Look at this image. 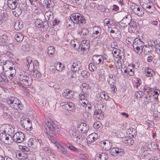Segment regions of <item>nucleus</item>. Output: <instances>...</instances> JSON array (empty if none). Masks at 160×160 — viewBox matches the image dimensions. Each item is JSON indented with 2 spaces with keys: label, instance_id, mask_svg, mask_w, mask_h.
Wrapping results in <instances>:
<instances>
[{
  "label": "nucleus",
  "instance_id": "nucleus-36",
  "mask_svg": "<svg viewBox=\"0 0 160 160\" xmlns=\"http://www.w3.org/2000/svg\"><path fill=\"white\" fill-rule=\"evenodd\" d=\"M73 19L72 16L70 18H68L65 22L66 25L67 27H71L74 26V23H75L72 21Z\"/></svg>",
  "mask_w": 160,
  "mask_h": 160
},
{
  "label": "nucleus",
  "instance_id": "nucleus-6",
  "mask_svg": "<svg viewBox=\"0 0 160 160\" xmlns=\"http://www.w3.org/2000/svg\"><path fill=\"white\" fill-rule=\"evenodd\" d=\"M144 43L139 38H136L133 42V48L134 51L139 55L142 53V49L144 46Z\"/></svg>",
  "mask_w": 160,
  "mask_h": 160
},
{
  "label": "nucleus",
  "instance_id": "nucleus-12",
  "mask_svg": "<svg viewBox=\"0 0 160 160\" xmlns=\"http://www.w3.org/2000/svg\"><path fill=\"white\" fill-rule=\"evenodd\" d=\"M12 141L18 143L24 141L25 136L23 133L21 132H17L13 135Z\"/></svg>",
  "mask_w": 160,
  "mask_h": 160
},
{
  "label": "nucleus",
  "instance_id": "nucleus-21",
  "mask_svg": "<svg viewBox=\"0 0 160 160\" xmlns=\"http://www.w3.org/2000/svg\"><path fill=\"white\" fill-rule=\"evenodd\" d=\"M81 66V63L80 61L75 60L72 64L71 70L73 72L78 71Z\"/></svg>",
  "mask_w": 160,
  "mask_h": 160
},
{
  "label": "nucleus",
  "instance_id": "nucleus-46",
  "mask_svg": "<svg viewBox=\"0 0 160 160\" xmlns=\"http://www.w3.org/2000/svg\"><path fill=\"white\" fill-rule=\"evenodd\" d=\"M36 26L38 28H41L43 25L42 21L40 19H37L35 22Z\"/></svg>",
  "mask_w": 160,
  "mask_h": 160
},
{
  "label": "nucleus",
  "instance_id": "nucleus-3",
  "mask_svg": "<svg viewBox=\"0 0 160 160\" xmlns=\"http://www.w3.org/2000/svg\"><path fill=\"white\" fill-rule=\"evenodd\" d=\"M6 101L10 107L13 110L19 111L23 108V105L21 101L17 98L11 96L8 98Z\"/></svg>",
  "mask_w": 160,
  "mask_h": 160
},
{
  "label": "nucleus",
  "instance_id": "nucleus-34",
  "mask_svg": "<svg viewBox=\"0 0 160 160\" xmlns=\"http://www.w3.org/2000/svg\"><path fill=\"white\" fill-rule=\"evenodd\" d=\"M145 72L146 76L149 77H152L155 74L154 72L149 67L145 68Z\"/></svg>",
  "mask_w": 160,
  "mask_h": 160
},
{
  "label": "nucleus",
  "instance_id": "nucleus-64",
  "mask_svg": "<svg viewBox=\"0 0 160 160\" xmlns=\"http://www.w3.org/2000/svg\"><path fill=\"white\" fill-rule=\"evenodd\" d=\"M134 39L132 37H129L127 38L126 40V42L127 44H129L130 43H131L132 42H133Z\"/></svg>",
  "mask_w": 160,
  "mask_h": 160
},
{
  "label": "nucleus",
  "instance_id": "nucleus-9",
  "mask_svg": "<svg viewBox=\"0 0 160 160\" xmlns=\"http://www.w3.org/2000/svg\"><path fill=\"white\" fill-rule=\"evenodd\" d=\"M107 32L108 33H111V36L113 38H118L120 36V31L113 24L108 26Z\"/></svg>",
  "mask_w": 160,
  "mask_h": 160
},
{
  "label": "nucleus",
  "instance_id": "nucleus-61",
  "mask_svg": "<svg viewBox=\"0 0 160 160\" xmlns=\"http://www.w3.org/2000/svg\"><path fill=\"white\" fill-rule=\"evenodd\" d=\"M81 74L84 78H87L90 75L89 73L86 71H83L82 72Z\"/></svg>",
  "mask_w": 160,
  "mask_h": 160
},
{
  "label": "nucleus",
  "instance_id": "nucleus-31",
  "mask_svg": "<svg viewBox=\"0 0 160 160\" xmlns=\"http://www.w3.org/2000/svg\"><path fill=\"white\" fill-rule=\"evenodd\" d=\"M7 36L5 34H1L0 35V43L3 46L7 45L6 42L7 41Z\"/></svg>",
  "mask_w": 160,
  "mask_h": 160
},
{
  "label": "nucleus",
  "instance_id": "nucleus-45",
  "mask_svg": "<svg viewBox=\"0 0 160 160\" xmlns=\"http://www.w3.org/2000/svg\"><path fill=\"white\" fill-rule=\"evenodd\" d=\"M154 88H151L148 85H145L143 87V91L144 92L149 93L152 92V90H153Z\"/></svg>",
  "mask_w": 160,
  "mask_h": 160
},
{
  "label": "nucleus",
  "instance_id": "nucleus-14",
  "mask_svg": "<svg viewBox=\"0 0 160 160\" xmlns=\"http://www.w3.org/2000/svg\"><path fill=\"white\" fill-rule=\"evenodd\" d=\"M0 139L6 144H10L12 141V136L3 132L0 134Z\"/></svg>",
  "mask_w": 160,
  "mask_h": 160
},
{
  "label": "nucleus",
  "instance_id": "nucleus-35",
  "mask_svg": "<svg viewBox=\"0 0 160 160\" xmlns=\"http://www.w3.org/2000/svg\"><path fill=\"white\" fill-rule=\"evenodd\" d=\"M44 17L46 20H52L53 17V13L50 11H47L44 14Z\"/></svg>",
  "mask_w": 160,
  "mask_h": 160
},
{
  "label": "nucleus",
  "instance_id": "nucleus-40",
  "mask_svg": "<svg viewBox=\"0 0 160 160\" xmlns=\"http://www.w3.org/2000/svg\"><path fill=\"white\" fill-rule=\"evenodd\" d=\"M55 49L52 46H49L48 48V53L51 57H52L54 54Z\"/></svg>",
  "mask_w": 160,
  "mask_h": 160
},
{
  "label": "nucleus",
  "instance_id": "nucleus-38",
  "mask_svg": "<svg viewBox=\"0 0 160 160\" xmlns=\"http://www.w3.org/2000/svg\"><path fill=\"white\" fill-rule=\"evenodd\" d=\"M23 27L22 22L19 21L16 22L14 25V29L17 30H19L22 28Z\"/></svg>",
  "mask_w": 160,
  "mask_h": 160
},
{
  "label": "nucleus",
  "instance_id": "nucleus-4",
  "mask_svg": "<svg viewBox=\"0 0 160 160\" xmlns=\"http://www.w3.org/2000/svg\"><path fill=\"white\" fill-rule=\"evenodd\" d=\"M140 4L149 14H152L155 11V6L150 0H140Z\"/></svg>",
  "mask_w": 160,
  "mask_h": 160
},
{
  "label": "nucleus",
  "instance_id": "nucleus-55",
  "mask_svg": "<svg viewBox=\"0 0 160 160\" xmlns=\"http://www.w3.org/2000/svg\"><path fill=\"white\" fill-rule=\"evenodd\" d=\"M32 76L35 78H39L41 77V74L38 71L35 70L33 72Z\"/></svg>",
  "mask_w": 160,
  "mask_h": 160
},
{
  "label": "nucleus",
  "instance_id": "nucleus-17",
  "mask_svg": "<svg viewBox=\"0 0 160 160\" xmlns=\"http://www.w3.org/2000/svg\"><path fill=\"white\" fill-rule=\"evenodd\" d=\"M31 57H28L26 58L24 61L25 67L26 70H28L29 69L32 70L34 68V65L32 62Z\"/></svg>",
  "mask_w": 160,
  "mask_h": 160
},
{
  "label": "nucleus",
  "instance_id": "nucleus-47",
  "mask_svg": "<svg viewBox=\"0 0 160 160\" xmlns=\"http://www.w3.org/2000/svg\"><path fill=\"white\" fill-rule=\"evenodd\" d=\"M105 25L106 26H111L113 24V22L111 19L108 18H106L104 21Z\"/></svg>",
  "mask_w": 160,
  "mask_h": 160
},
{
  "label": "nucleus",
  "instance_id": "nucleus-28",
  "mask_svg": "<svg viewBox=\"0 0 160 160\" xmlns=\"http://www.w3.org/2000/svg\"><path fill=\"white\" fill-rule=\"evenodd\" d=\"M67 147L70 150L80 153L82 150L72 145L70 143H68L66 144Z\"/></svg>",
  "mask_w": 160,
  "mask_h": 160
},
{
  "label": "nucleus",
  "instance_id": "nucleus-41",
  "mask_svg": "<svg viewBox=\"0 0 160 160\" xmlns=\"http://www.w3.org/2000/svg\"><path fill=\"white\" fill-rule=\"evenodd\" d=\"M120 50L117 48L114 49L112 50V53L113 56L117 58L120 57L121 58L122 56L121 53L120 52Z\"/></svg>",
  "mask_w": 160,
  "mask_h": 160
},
{
  "label": "nucleus",
  "instance_id": "nucleus-63",
  "mask_svg": "<svg viewBox=\"0 0 160 160\" xmlns=\"http://www.w3.org/2000/svg\"><path fill=\"white\" fill-rule=\"evenodd\" d=\"M101 125V123L99 122H97L93 124L94 128L96 129H98L100 128Z\"/></svg>",
  "mask_w": 160,
  "mask_h": 160
},
{
  "label": "nucleus",
  "instance_id": "nucleus-19",
  "mask_svg": "<svg viewBox=\"0 0 160 160\" xmlns=\"http://www.w3.org/2000/svg\"><path fill=\"white\" fill-rule=\"evenodd\" d=\"M132 19L131 16L130 14L126 15L121 21L122 25L126 27L129 25Z\"/></svg>",
  "mask_w": 160,
  "mask_h": 160
},
{
  "label": "nucleus",
  "instance_id": "nucleus-24",
  "mask_svg": "<svg viewBox=\"0 0 160 160\" xmlns=\"http://www.w3.org/2000/svg\"><path fill=\"white\" fill-rule=\"evenodd\" d=\"M134 7L133 8H132V7L131 8L134 12L139 16L142 17L143 16L144 14L143 9L138 7L137 6H134Z\"/></svg>",
  "mask_w": 160,
  "mask_h": 160
},
{
  "label": "nucleus",
  "instance_id": "nucleus-27",
  "mask_svg": "<svg viewBox=\"0 0 160 160\" xmlns=\"http://www.w3.org/2000/svg\"><path fill=\"white\" fill-rule=\"evenodd\" d=\"M7 3L9 8L15 9L18 5L17 2L15 0H8Z\"/></svg>",
  "mask_w": 160,
  "mask_h": 160
},
{
  "label": "nucleus",
  "instance_id": "nucleus-2",
  "mask_svg": "<svg viewBox=\"0 0 160 160\" xmlns=\"http://www.w3.org/2000/svg\"><path fill=\"white\" fill-rule=\"evenodd\" d=\"M18 79L22 82H18V84L20 86H22L23 88H25L23 86V84L26 86L30 85L32 83V79L31 76L28 72L22 71L20 72L18 76Z\"/></svg>",
  "mask_w": 160,
  "mask_h": 160
},
{
  "label": "nucleus",
  "instance_id": "nucleus-42",
  "mask_svg": "<svg viewBox=\"0 0 160 160\" xmlns=\"http://www.w3.org/2000/svg\"><path fill=\"white\" fill-rule=\"evenodd\" d=\"M152 48H150L149 46L144 45L142 47V49L141 50L142 51V52H143L144 54H148L150 52L152 51Z\"/></svg>",
  "mask_w": 160,
  "mask_h": 160
},
{
  "label": "nucleus",
  "instance_id": "nucleus-39",
  "mask_svg": "<svg viewBox=\"0 0 160 160\" xmlns=\"http://www.w3.org/2000/svg\"><path fill=\"white\" fill-rule=\"evenodd\" d=\"M148 148L151 151H154L158 149V145L154 142H150L148 144Z\"/></svg>",
  "mask_w": 160,
  "mask_h": 160
},
{
  "label": "nucleus",
  "instance_id": "nucleus-1",
  "mask_svg": "<svg viewBox=\"0 0 160 160\" xmlns=\"http://www.w3.org/2000/svg\"><path fill=\"white\" fill-rule=\"evenodd\" d=\"M48 138L51 137L56 138V134L61 131L60 126L59 123L55 121H52L49 118L45 120V125L44 126Z\"/></svg>",
  "mask_w": 160,
  "mask_h": 160
},
{
  "label": "nucleus",
  "instance_id": "nucleus-57",
  "mask_svg": "<svg viewBox=\"0 0 160 160\" xmlns=\"http://www.w3.org/2000/svg\"><path fill=\"white\" fill-rule=\"evenodd\" d=\"M68 76L69 77L70 80L72 81H74L76 80V76L75 72H73L72 73V74H68Z\"/></svg>",
  "mask_w": 160,
  "mask_h": 160
},
{
  "label": "nucleus",
  "instance_id": "nucleus-37",
  "mask_svg": "<svg viewBox=\"0 0 160 160\" xmlns=\"http://www.w3.org/2000/svg\"><path fill=\"white\" fill-rule=\"evenodd\" d=\"M24 38V36L22 34L17 32L15 35V38L18 42H21L22 41Z\"/></svg>",
  "mask_w": 160,
  "mask_h": 160
},
{
  "label": "nucleus",
  "instance_id": "nucleus-29",
  "mask_svg": "<svg viewBox=\"0 0 160 160\" xmlns=\"http://www.w3.org/2000/svg\"><path fill=\"white\" fill-rule=\"evenodd\" d=\"M72 136L73 138H75L76 137L77 139V141H78V139H79V144L81 145L82 144V142H81V141L82 142H86V139L84 137H82L81 136H78V133H77L75 131L73 132L72 134Z\"/></svg>",
  "mask_w": 160,
  "mask_h": 160
},
{
  "label": "nucleus",
  "instance_id": "nucleus-5",
  "mask_svg": "<svg viewBox=\"0 0 160 160\" xmlns=\"http://www.w3.org/2000/svg\"><path fill=\"white\" fill-rule=\"evenodd\" d=\"M108 56L105 53L102 55H94L93 56L92 62L93 64L100 65L108 62Z\"/></svg>",
  "mask_w": 160,
  "mask_h": 160
},
{
  "label": "nucleus",
  "instance_id": "nucleus-22",
  "mask_svg": "<svg viewBox=\"0 0 160 160\" xmlns=\"http://www.w3.org/2000/svg\"><path fill=\"white\" fill-rule=\"evenodd\" d=\"M89 41L88 40H84L81 42V51L83 53L86 52H87L89 48Z\"/></svg>",
  "mask_w": 160,
  "mask_h": 160
},
{
  "label": "nucleus",
  "instance_id": "nucleus-49",
  "mask_svg": "<svg viewBox=\"0 0 160 160\" xmlns=\"http://www.w3.org/2000/svg\"><path fill=\"white\" fill-rule=\"evenodd\" d=\"M82 91L83 92L86 93L87 90L89 89V85L87 83H83L82 84Z\"/></svg>",
  "mask_w": 160,
  "mask_h": 160
},
{
  "label": "nucleus",
  "instance_id": "nucleus-30",
  "mask_svg": "<svg viewBox=\"0 0 160 160\" xmlns=\"http://www.w3.org/2000/svg\"><path fill=\"white\" fill-rule=\"evenodd\" d=\"M78 34L83 37L88 34V31L86 28H80L78 29Z\"/></svg>",
  "mask_w": 160,
  "mask_h": 160
},
{
  "label": "nucleus",
  "instance_id": "nucleus-54",
  "mask_svg": "<svg viewBox=\"0 0 160 160\" xmlns=\"http://www.w3.org/2000/svg\"><path fill=\"white\" fill-rule=\"evenodd\" d=\"M143 94V92L139 91L135 92V95L137 98H139L142 97Z\"/></svg>",
  "mask_w": 160,
  "mask_h": 160
},
{
  "label": "nucleus",
  "instance_id": "nucleus-23",
  "mask_svg": "<svg viewBox=\"0 0 160 160\" xmlns=\"http://www.w3.org/2000/svg\"><path fill=\"white\" fill-rule=\"evenodd\" d=\"M101 28L99 26H95L93 28L92 36L94 38L99 37L101 34Z\"/></svg>",
  "mask_w": 160,
  "mask_h": 160
},
{
  "label": "nucleus",
  "instance_id": "nucleus-32",
  "mask_svg": "<svg viewBox=\"0 0 160 160\" xmlns=\"http://www.w3.org/2000/svg\"><path fill=\"white\" fill-rule=\"evenodd\" d=\"M115 77L112 74H110L108 78V83L111 86H113L115 82Z\"/></svg>",
  "mask_w": 160,
  "mask_h": 160
},
{
  "label": "nucleus",
  "instance_id": "nucleus-18",
  "mask_svg": "<svg viewBox=\"0 0 160 160\" xmlns=\"http://www.w3.org/2000/svg\"><path fill=\"white\" fill-rule=\"evenodd\" d=\"M62 106L64 109L68 111H74L75 109V106L74 104L71 102H65Z\"/></svg>",
  "mask_w": 160,
  "mask_h": 160
},
{
  "label": "nucleus",
  "instance_id": "nucleus-15",
  "mask_svg": "<svg viewBox=\"0 0 160 160\" xmlns=\"http://www.w3.org/2000/svg\"><path fill=\"white\" fill-rule=\"evenodd\" d=\"M110 153L112 155L117 156L118 155H122L125 154L124 150L121 148H113L110 149Z\"/></svg>",
  "mask_w": 160,
  "mask_h": 160
},
{
  "label": "nucleus",
  "instance_id": "nucleus-25",
  "mask_svg": "<svg viewBox=\"0 0 160 160\" xmlns=\"http://www.w3.org/2000/svg\"><path fill=\"white\" fill-rule=\"evenodd\" d=\"M98 137V135L96 133H92L88 136L87 139H86V141L90 143H93L97 140Z\"/></svg>",
  "mask_w": 160,
  "mask_h": 160
},
{
  "label": "nucleus",
  "instance_id": "nucleus-56",
  "mask_svg": "<svg viewBox=\"0 0 160 160\" xmlns=\"http://www.w3.org/2000/svg\"><path fill=\"white\" fill-rule=\"evenodd\" d=\"M145 99L144 100L145 102H147V103H149L152 102V97L150 95H147L145 97Z\"/></svg>",
  "mask_w": 160,
  "mask_h": 160
},
{
  "label": "nucleus",
  "instance_id": "nucleus-7",
  "mask_svg": "<svg viewBox=\"0 0 160 160\" xmlns=\"http://www.w3.org/2000/svg\"><path fill=\"white\" fill-rule=\"evenodd\" d=\"M20 123L22 127L28 131L32 129V123L30 119L25 117H22L20 119Z\"/></svg>",
  "mask_w": 160,
  "mask_h": 160
},
{
  "label": "nucleus",
  "instance_id": "nucleus-33",
  "mask_svg": "<svg viewBox=\"0 0 160 160\" xmlns=\"http://www.w3.org/2000/svg\"><path fill=\"white\" fill-rule=\"evenodd\" d=\"M43 4L47 8H52L54 6V2L51 0H44Z\"/></svg>",
  "mask_w": 160,
  "mask_h": 160
},
{
  "label": "nucleus",
  "instance_id": "nucleus-53",
  "mask_svg": "<svg viewBox=\"0 0 160 160\" xmlns=\"http://www.w3.org/2000/svg\"><path fill=\"white\" fill-rule=\"evenodd\" d=\"M0 76L1 77V80H0L1 82H7L8 81L5 73H1L0 74Z\"/></svg>",
  "mask_w": 160,
  "mask_h": 160
},
{
  "label": "nucleus",
  "instance_id": "nucleus-20",
  "mask_svg": "<svg viewBox=\"0 0 160 160\" xmlns=\"http://www.w3.org/2000/svg\"><path fill=\"white\" fill-rule=\"evenodd\" d=\"M78 128L81 132L84 133L87 132L89 130V126L86 123H82L78 125Z\"/></svg>",
  "mask_w": 160,
  "mask_h": 160
},
{
  "label": "nucleus",
  "instance_id": "nucleus-13",
  "mask_svg": "<svg viewBox=\"0 0 160 160\" xmlns=\"http://www.w3.org/2000/svg\"><path fill=\"white\" fill-rule=\"evenodd\" d=\"M89 95L84 92L80 93L79 95V103L83 107H86L88 103L87 100Z\"/></svg>",
  "mask_w": 160,
  "mask_h": 160
},
{
  "label": "nucleus",
  "instance_id": "nucleus-44",
  "mask_svg": "<svg viewBox=\"0 0 160 160\" xmlns=\"http://www.w3.org/2000/svg\"><path fill=\"white\" fill-rule=\"evenodd\" d=\"M63 96L66 98L69 99H71L73 98V96L72 94L71 93V92H64L62 94Z\"/></svg>",
  "mask_w": 160,
  "mask_h": 160
},
{
  "label": "nucleus",
  "instance_id": "nucleus-10",
  "mask_svg": "<svg viewBox=\"0 0 160 160\" xmlns=\"http://www.w3.org/2000/svg\"><path fill=\"white\" fill-rule=\"evenodd\" d=\"M72 18L76 23L81 24L83 25L86 22V20L84 17L79 13H74L72 15Z\"/></svg>",
  "mask_w": 160,
  "mask_h": 160
},
{
  "label": "nucleus",
  "instance_id": "nucleus-51",
  "mask_svg": "<svg viewBox=\"0 0 160 160\" xmlns=\"http://www.w3.org/2000/svg\"><path fill=\"white\" fill-rule=\"evenodd\" d=\"M56 69L59 71H61L64 66L61 63H57L56 65Z\"/></svg>",
  "mask_w": 160,
  "mask_h": 160
},
{
  "label": "nucleus",
  "instance_id": "nucleus-62",
  "mask_svg": "<svg viewBox=\"0 0 160 160\" xmlns=\"http://www.w3.org/2000/svg\"><path fill=\"white\" fill-rule=\"evenodd\" d=\"M71 45L74 48H75L77 45L79 47V44L77 40H72L71 42Z\"/></svg>",
  "mask_w": 160,
  "mask_h": 160
},
{
  "label": "nucleus",
  "instance_id": "nucleus-26",
  "mask_svg": "<svg viewBox=\"0 0 160 160\" xmlns=\"http://www.w3.org/2000/svg\"><path fill=\"white\" fill-rule=\"evenodd\" d=\"M98 160H107L108 158V155L105 152H100L97 155Z\"/></svg>",
  "mask_w": 160,
  "mask_h": 160
},
{
  "label": "nucleus",
  "instance_id": "nucleus-11",
  "mask_svg": "<svg viewBox=\"0 0 160 160\" xmlns=\"http://www.w3.org/2000/svg\"><path fill=\"white\" fill-rule=\"evenodd\" d=\"M0 130L3 131V132L12 136L14 132V128L11 125L5 124L1 126Z\"/></svg>",
  "mask_w": 160,
  "mask_h": 160
},
{
  "label": "nucleus",
  "instance_id": "nucleus-48",
  "mask_svg": "<svg viewBox=\"0 0 160 160\" xmlns=\"http://www.w3.org/2000/svg\"><path fill=\"white\" fill-rule=\"evenodd\" d=\"M98 80L100 81H103L105 79V78L104 76V73L103 72H102L101 71V72H99V74L98 75Z\"/></svg>",
  "mask_w": 160,
  "mask_h": 160
},
{
  "label": "nucleus",
  "instance_id": "nucleus-58",
  "mask_svg": "<svg viewBox=\"0 0 160 160\" xmlns=\"http://www.w3.org/2000/svg\"><path fill=\"white\" fill-rule=\"evenodd\" d=\"M107 145L106 146H101L103 148H104L106 150L108 151L111 148V145L110 143L108 142V141H107Z\"/></svg>",
  "mask_w": 160,
  "mask_h": 160
},
{
  "label": "nucleus",
  "instance_id": "nucleus-60",
  "mask_svg": "<svg viewBox=\"0 0 160 160\" xmlns=\"http://www.w3.org/2000/svg\"><path fill=\"white\" fill-rule=\"evenodd\" d=\"M149 151L148 150H145L142 153V156L145 158H148L149 157L150 154L149 153Z\"/></svg>",
  "mask_w": 160,
  "mask_h": 160
},
{
  "label": "nucleus",
  "instance_id": "nucleus-59",
  "mask_svg": "<svg viewBox=\"0 0 160 160\" xmlns=\"http://www.w3.org/2000/svg\"><path fill=\"white\" fill-rule=\"evenodd\" d=\"M21 10H19L18 9H17L15 11H12L13 14L16 17L19 16L21 14Z\"/></svg>",
  "mask_w": 160,
  "mask_h": 160
},
{
  "label": "nucleus",
  "instance_id": "nucleus-16",
  "mask_svg": "<svg viewBox=\"0 0 160 160\" xmlns=\"http://www.w3.org/2000/svg\"><path fill=\"white\" fill-rule=\"evenodd\" d=\"M42 142V141L40 139H37L34 138H31L28 141V146L29 147L35 148L38 144H40Z\"/></svg>",
  "mask_w": 160,
  "mask_h": 160
},
{
  "label": "nucleus",
  "instance_id": "nucleus-43",
  "mask_svg": "<svg viewBox=\"0 0 160 160\" xmlns=\"http://www.w3.org/2000/svg\"><path fill=\"white\" fill-rule=\"evenodd\" d=\"M121 71L122 72V71H123L124 73H125L128 72H131L132 71H134V69L132 66L129 65L127 68L125 67L123 68H122Z\"/></svg>",
  "mask_w": 160,
  "mask_h": 160
},
{
  "label": "nucleus",
  "instance_id": "nucleus-8",
  "mask_svg": "<svg viewBox=\"0 0 160 160\" xmlns=\"http://www.w3.org/2000/svg\"><path fill=\"white\" fill-rule=\"evenodd\" d=\"M103 105L99 103L98 104L97 109H96L94 112L93 116V118L96 120H102L104 118V116L102 112Z\"/></svg>",
  "mask_w": 160,
  "mask_h": 160
},
{
  "label": "nucleus",
  "instance_id": "nucleus-52",
  "mask_svg": "<svg viewBox=\"0 0 160 160\" xmlns=\"http://www.w3.org/2000/svg\"><path fill=\"white\" fill-rule=\"evenodd\" d=\"M96 64H94L93 63H90L89 64L88 68L89 70L93 72L97 69L96 66H95Z\"/></svg>",
  "mask_w": 160,
  "mask_h": 160
},
{
  "label": "nucleus",
  "instance_id": "nucleus-50",
  "mask_svg": "<svg viewBox=\"0 0 160 160\" xmlns=\"http://www.w3.org/2000/svg\"><path fill=\"white\" fill-rule=\"evenodd\" d=\"M134 81L135 85H136L137 88L142 84L141 80L139 78H135Z\"/></svg>",
  "mask_w": 160,
  "mask_h": 160
}]
</instances>
